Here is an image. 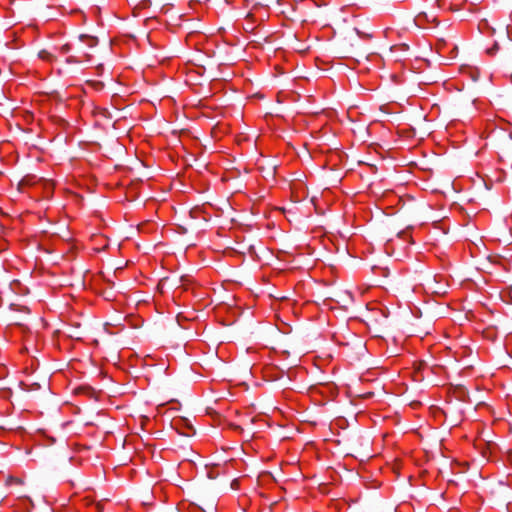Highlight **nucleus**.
I'll return each mask as SVG.
<instances>
[{"label": "nucleus", "mask_w": 512, "mask_h": 512, "mask_svg": "<svg viewBox=\"0 0 512 512\" xmlns=\"http://www.w3.org/2000/svg\"><path fill=\"white\" fill-rule=\"evenodd\" d=\"M67 62H74V60H72V57H70L67 59Z\"/></svg>", "instance_id": "obj_7"}, {"label": "nucleus", "mask_w": 512, "mask_h": 512, "mask_svg": "<svg viewBox=\"0 0 512 512\" xmlns=\"http://www.w3.org/2000/svg\"><path fill=\"white\" fill-rule=\"evenodd\" d=\"M79 39L83 42H85L89 47H94L97 45L98 43V39L94 36H89V35H80L79 36Z\"/></svg>", "instance_id": "obj_1"}, {"label": "nucleus", "mask_w": 512, "mask_h": 512, "mask_svg": "<svg viewBox=\"0 0 512 512\" xmlns=\"http://www.w3.org/2000/svg\"><path fill=\"white\" fill-rule=\"evenodd\" d=\"M7 485L17 484L21 485L23 484V480L21 478L9 476L6 480Z\"/></svg>", "instance_id": "obj_3"}, {"label": "nucleus", "mask_w": 512, "mask_h": 512, "mask_svg": "<svg viewBox=\"0 0 512 512\" xmlns=\"http://www.w3.org/2000/svg\"><path fill=\"white\" fill-rule=\"evenodd\" d=\"M71 50L70 44L66 43L60 47V52L63 54L68 53Z\"/></svg>", "instance_id": "obj_4"}, {"label": "nucleus", "mask_w": 512, "mask_h": 512, "mask_svg": "<svg viewBox=\"0 0 512 512\" xmlns=\"http://www.w3.org/2000/svg\"><path fill=\"white\" fill-rule=\"evenodd\" d=\"M39 57L43 60H48V61H52L55 57L53 56L52 53H50L49 51L47 50H41L39 52Z\"/></svg>", "instance_id": "obj_2"}, {"label": "nucleus", "mask_w": 512, "mask_h": 512, "mask_svg": "<svg viewBox=\"0 0 512 512\" xmlns=\"http://www.w3.org/2000/svg\"><path fill=\"white\" fill-rule=\"evenodd\" d=\"M246 3H251L253 2L254 0H244Z\"/></svg>", "instance_id": "obj_8"}, {"label": "nucleus", "mask_w": 512, "mask_h": 512, "mask_svg": "<svg viewBox=\"0 0 512 512\" xmlns=\"http://www.w3.org/2000/svg\"><path fill=\"white\" fill-rule=\"evenodd\" d=\"M498 44H495L492 48L488 49V53L493 54L498 50Z\"/></svg>", "instance_id": "obj_6"}, {"label": "nucleus", "mask_w": 512, "mask_h": 512, "mask_svg": "<svg viewBox=\"0 0 512 512\" xmlns=\"http://www.w3.org/2000/svg\"><path fill=\"white\" fill-rule=\"evenodd\" d=\"M82 391L84 392H87L89 395H94L95 394V391L94 389L90 388V387H87V388H81Z\"/></svg>", "instance_id": "obj_5"}]
</instances>
